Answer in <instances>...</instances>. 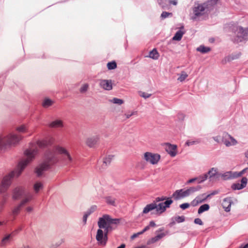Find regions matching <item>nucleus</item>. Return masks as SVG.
Instances as JSON below:
<instances>
[{
	"instance_id": "3c124183",
	"label": "nucleus",
	"mask_w": 248,
	"mask_h": 248,
	"mask_svg": "<svg viewBox=\"0 0 248 248\" xmlns=\"http://www.w3.org/2000/svg\"><path fill=\"white\" fill-rule=\"evenodd\" d=\"M166 235V233L165 232H161L160 233L157 234L156 235L157 237L159 239V240L163 238L164 236H165Z\"/></svg>"
},
{
	"instance_id": "393cba45",
	"label": "nucleus",
	"mask_w": 248,
	"mask_h": 248,
	"mask_svg": "<svg viewBox=\"0 0 248 248\" xmlns=\"http://www.w3.org/2000/svg\"><path fill=\"white\" fill-rule=\"evenodd\" d=\"M158 4L164 9H168L169 6L166 0H157Z\"/></svg>"
},
{
	"instance_id": "603ef678",
	"label": "nucleus",
	"mask_w": 248,
	"mask_h": 248,
	"mask_svg": "<svg viewBox=\"0 0 248 248\" xmlns=\"http://www.w3.org/2000/svg\"><path fill=\"white\" fill-rule=\"evenodd\" d=\"M213 138L217 142H220L221 141H222V138H221L219 136L214 137Z\"/></svg>"
},
{
	"instance_id": "de8ad7c7",
	"label": "nucleus",
	"mask_w": 248,
	"mask_h": 248,
	"mask_svg": "<svg viewBox=\"0 0 248 248\" xmlns=\"http://www.w3.org/2000/svg\"><path fill=\"white\" fill-rule=\"evenodd\" d=\"M189 204L188 203H185L181 204L180 207L183 210H185L189 207Z\"/></svg>"
},
{
	"instance_id": "774afa93",
	"label": "nucleus",
	"mask_w": 248,
	"mask_h": 248,
	"mask_svg": "<svg viewBox=\"0 0 248 248\" xmlns=\"http://www.w3.org/2000/svg\"><path fill=\"white\" fill-rule=\"evenodd\" d=\"M245 155L246 157L248 158V150L245 152Z\"/></svg>"
},
{
	"instance_id": "6ab92c4d",
	"label": "nucleus",
	"mask_w": 248,
	"mask_h": 248,
	"mask_svg": "<svg viewBox=\"0 0 248 248\" xmlns=\"http://www.w3.org/2000/svg\"><path fill=\"white\" fill-rule=\"evenodd\" d=\"M49 126L52 128H59L63 127V125L62 120H56L50 123Z\"/></svg>"
},
{
	"instance_id": "ddd939ff",
	"label": "nucleus",
	"mask_w": 248,
	"mask_h": 248,
	"mask_svg": "<svg viewBox=\"0 0 248 248\" xmlns=\"http://www.w3.org/2000/svg\"><path fill=\"white\" fill-rule=\"evenodd\" d=\"M17 232V231H14L10 233L5 234L0 241V246L1 247H5L9 245Z\"/></svg>"
},
{
	"instance_id": "2f4dec72",
	"label": "nucleus",
	"mask_w": 248,
	"mask_h": 248,
	"mask_svg": "<svg viewBox=\"0 0 248 248\" xmlns=\"http://www.w3.org/2000/svg\"><path fill=\"white\" fill-rule=\"evenodd\" d=\"M108 204L115 206V199L112 197H108L106 199Z\"/></svg>"
},
{
	"instance_id": "37998d69",
	"label": "nucleus",
	"mask_w": 248,
	"mask_h": 248,
	"mask_svg": "<svg viewBox=\"0 0 248 248\" xmlns=\"http://www.w3.org/2000/svg\"><path fill=\"white\" fill-rule=\"evenodd\" d=\"M158 241H159V239H158V238L157 237V236L156 235L155 237H152V238L149 239L147 241V245H150V244L155 243Z\"/></svg>"
},
{
	"instance_id": "c756f323",
	"label": "nucleus",
	"mask_w": 248,
	"mask_h": 248,
	"mask_svg": "<svg viewBox=\"0 0 248 248\" xmlns=\"http://www.w3.org/2000/svg\"><path fill=\"white\" fill-rule=\"evenodd\" d=\"M208 178L207 174H204L200 175L199 177H196V181L198 184H201L205 181Z\"/></svg>"
},
{
	"instance_id": "864d4df0",
	"label": "nucleus",
	"mask_w": 248,
	"mask_h": 248,
	"mask_svg": "<svg viewBox=\"0 0 248 248\" xmlns=\"http://www.w3.org/2000/svg\"><path fill=\"white\" fill-rule=\"evenodd\" d=\"M6 202L3 200H2L1 202H0V212H1V211L2 210V209L3 208V207L5 205V204L6 203Z\"/></svg>"
},
{
	"instance_id": "8fccbe9b",
	"label": "nucleus",
	"mask_w": 248,
	"mask_h": 248,
	"mask_svg": "<svg viewBox=\"0 0 248 248\" xmlns=\"http://www.w3.org/2000/svg\"><path fill=\"white\" fill-rule=\"evenodd\" d=\"M194 223L200 225H202L203 224L202 220L199 218H195L194 220Z\"/></svg>"
},
{
	"instance_id": "79ce46f5",
	"label": "nucleus",
	"mask_w": 248,
	"mask_h": 248,
	"mask_svg": "<svg viewBox=\"0 0 248 248\" xmlns=\"http://www.w3.org/2000/svg\"><path fill=\"white\" fill-rule=\"evenodd\" d=\"M16 130L19 133H24L26 132L27 128L25 125H22L20 126L17 128Z\"/></svg>"
},
{
	"instance_id": "473e14b6",
	"label": "nucleus",
	"mask_w": 248,
	"mask_h": 248,
	"mask_svg": "<svg viewBox=\"0 0 248 248\" xmlns=\"http://www.w3.org/2000/svg\"><path fill=\"white\" fill-rule=\"evenodd\" d=\"M107 67L109 70H113L117 67V64L115 62H109L107 64Z\"/></svg>"
},
{
	"instance_id": "e2e57ef3",
	"label": "nucleus",
	"mask_w": 248,
	"mask_h": 248,
	"mask_svg": "<svg viewBox=\"0 0 248 248\" xmlns=\"http://www.w3.org/2000/svg\"><path fill=\"white\" fill-rule=\"evenodd\" d=\"M217 193H218V192L216 190H215L213 192H212L211 193H210L209 194H208L207 195H210V197L211 196L216 195Z\"/></svg>"
},
{
	"instance_id": "49530a36",
	"label": "nucleus",
	"mask_w": 248,
	"mask_h": 248,
	"mask_svg": "<svg viewBox=\"0 0 248 248\" xmlns=\"http://www.w3.org/2000/svg\"><path fill=\"white\" fill-rule=\"evenodd\" d=\"M137 111H134L131 112V113L127 112V113H125L124 114V115L125 116L126 119H128L131 116L134 115H136V114H137Z\"/></svg>"
},
{
	"instance_id": "20e7f679",
	"label": "nucleus",
	"mask_w": 248,
	"mask_h": 248,
	"mask_svg": "<svg viewBox=\"0 0 248 248\" xmlns=\"http://www.w3.org/2000/svg\"><path fill=\"white\" fill-rule=\"evenodd\" d=\"M23 198L20 204L16 207L12 211L14 216H16L20 212L21 208L29 202L33 198V195L30 192L25 190L22 186L16 187L13 191V199L17 200Z\"/></svg>"
},
{
	"instance_id": "9b49d317",
	"label": "nucleus",
	"mask_w": 248,
	"mask_h": 248,
	"mask_svg": "<svg viewBox=\"0 0 248 248\" xmlns=\"http://www.w3.org/2000/svg\"><path fill=\"white\" fill-rule=\"evenodd\" d=\"M222 142L227 147L234 146L238 143L233 137L226 132H224L222 134Z\"/></svg>"
},
{
	"instance_id": "ea45409f",
	"label": "nucleus",
	"mask_w": 248,
	"mask_h": 248,
	"mask_svg": "<svg viewBox=\"0 0 248 248\" xmlns=\"http://www.w3.org/2000/svg\"><path fill=\"white\" fill-rule=\"evenodd\" d=\"M139 94L141 97L145 99L148 98L151 96V94H149L141 91H140L139 92Z\"/></svg>"
},
{
	"instance_id": "a211bd4d",
	"label": "nucleus",
	"mask_w": 248,
	"mask_h": 248,
	"mask_svg": "<svg viewBox=\"0 0 248 248\" xmlns=\"http://www.w3.org/2000/svg\"><path fill=\"white\" fill-rule=\"evenodd\" d=\"M231 203L230 198H225L223 200L222 205L225 211L229 212L230 211Z\"/></svg>"
},
{
	"instance_id": "a18cd8bd",
	"label": "nucleus",
	"mask_w": 248,
	"mask_h": 248,
	"mask_svg": "<svg viewBox=\"0 0 248 248\" xmlns=\"http://www.w3.org/2000/svg\"><path fill=\"white\" fill-rule=\"evenodd\" d=\"M88 88V85L87 84H84L80 88V91L81 93H84L87 91Z\"/></svg>"
},
{
	"instance_id": "6e6552de",
	"label": "nucleus",
	"mask_w": 248,
	"mask_h": 248,
	"mask_svg": "<svg viewBox=\"0 0 248 248\" xmlns=\"http://www.w3.org/2000/svg\"><path fill=\"white\" fill-rule=\"evenodd\" d=\"M235 34L233 42L235 43H239L248 39V29L238 27Z\"/></svg>"
},
{
	"instance_id": "c85d7f7f",
	"label": "nucleus",
	"mask_w": 248,
	"mask_h": 248,
	"mask_svg": "<svg viewBox=\"0 0 248 248\" xmlns=\"http://www.w3.org/2000/svg\"><path fill=\"white\" fill-rule=\"evenodd\" d=\"M211 50L210 48L209 47L204 46H200L197 48V50L199 51L202 53H206Z\"/></svg>"
},
{
	"instance_id": "680f3d73",
	"label": "nucleus",
	"mask_w": 248,
	"mask_h": 248,
	"mask_svg": "<svg viewBox=\"0 0 248 248\" xmlns=\"http://www.w3.org/2000/svg\"><path fill=\"white\" fill-rule=\"evenodd\" d=\"M8 196H8V194H5V195H4L3 196V197H2V200H4V201H5H5H6V202H7V199H8Z\"/></svg>"
},
{
	"instance_id": "7c9ffc66",
	"label": "nucleus",
	"mask_w": 248,
	"mask_h": 248,
	"mask_svg": "<svg viewBox=\"0 0 248 248\" xmlns=\"http://www.w3.org/2000/svg\"><path fill=\"white\" fill-rule=\"evenodd\" d=\"M188 77V74L185 71H182L177 80L180 82L184 81Z\"/></svg>"
},
{
	"instance_id": "4d7b16f0",
	"label": "nucleus",
	"mask_w": 248,
	"mask_h": 248,
	"mask_svg": "<svg viewBox=\"0 0 248 248\" xmlns=\"http://www.w3.org/2000/svg\"><path fill=\"white\" fill-rule=\"evenodd\" d=\"M196 181V177L192 178V179H189V180H188L187 181L186 184H189L193 183V182H194Z\"/></svg>"
},
{
	"instance_id": "e433bc0d",
	"label": "nucleus",
	"mask_w": 248,
	"mask_h": 248,
	"mask_svg": "<svg viewBox=\"0 0 248 248\" xmlns=\"http://www.w3.org/2000/svg\"><path fill=\"white\" fill-rule=\"evenodd\" d=\"M197 197H199L200 198L199 200L201 201V203L204 202L207 198L210 197V195H206L205 193L200 195L198 196Z\"/></svg>"
},
{
	"instance_id": "58836bf2",
	"label": "nucleus",
	"mask_w": 248,
	"mask_h": 248,
	"mask_svg": "<svg viewBox=\"0 0 248 248\" xmlns=\"http://www.w3.org/2000/svg\"><path fill=\"white\" fill-rule=\"evenodd\" d=\"M172 16V14L171 13L163 12L161 15V18L162 19H165L167 17H169L170 16Z\"/></svg>"
},
{
	"instance_id": "5fc2aeb1",
	"label": "nucleus",
	"mask_w": 248,
	"mask_h": 248,
	"mask_svg": "<svg viewBox=\"0 0 248 248\" xmlns=\"http://www.w3.org/2000/svg\"><path fill=\"white\" fill-rule=\"evenodd\" d=\"M169 2L170 4H173L174 5H176L177 4V0H169Z\"/></svg>"
},
{
	"instance_id": "dca6fc26",
	"label": "nucleus",
	"mask_w": 248,
	"mask_h": 248,
	"mask_svg": "<svg viewBox=\"0 0 248 248\" xmlns=\"http://www.w3.org/2000/svg\"><path fill=\"white\" fill-rule=\"evenodd\" d=\"M100 86L106 90L112 89V83L111 81L108 80H102L100 82Z\"/></svg>"
},
{
	"instance_id": "f8f14e48",
	"label": "nucleus",
	"mask_w": 248,
	"mask_h": 248,
	"mask_svg": "<svg viewBox=\"0 0 248 248\" xmlns=\"http://www.w3.org/2000/svg\"><path fill=\"white\" fill-rule=\"evenodd\" d=\"M144 159L152 164H156L160 159V155L157 154L146 152L144 155Z\"/></svg>"
},
{
	"instance_id": "f3484780",
	"label": "nucleus",
	"mask_w": 248,
	"mask_h": 248,
	"mask_svg": "<svg viewBox=\"0 0 248 248\" xmlns=\"http://www.w3.org/2000/svg\"><path fill=\"white\" fill-rule=\"evenodd\" d=\"M99 137L97 136L89 138L87 140L86 144L88 146L93 147L97 143Z\"/></svg>"
},
{
	"instance_id": "a19ab883",
	"label": "nucleus",
	"mask_w": 248,
	"mask_h": 248,
	"mask_svg": "<svg viewBox=\"0 0 248 248\" xmlns=\"http://www.w3.org/2000/svg\"><path fill=\"white\" fill-rule=\"evenodd\" d=\"M199 142L200 141L198 140H188L186 142V144L187 146H191L194 144L199 143Z\"/></svg>"
},
{
	"instance_id": "423d86ee",
	"label": "nucleus",
	"mask_w": 248,
	"mask_h": 248,
	"mask_svg": "<svg viewBox=\"0 0 248 248\" xmlns=\"http://www.w3.org/2000/svg\"><path fill=\"white\" fill-rule=\"evenodd\" d=\"M22 139L19 134L10 133L6 136L0 135V149L5 147L6 145L15 144Z\"/></svg>"
},
{
	"instance_id": "69168bd1",
	"label": "nucleus",
	"mask_w": 248,
	"mask_h": 248,
	"mask_svg": "<svg viewBox=\"0 0 248 248\" xmlns=\"http://www.w3.org/2000/svg\"><path fill=\"white\" fill-rule=\"evenodd\" d=\"M32 209H33L32 207H28L26 208V211L28 212H31L32 210Z\"/></svg>"
},
{
	"instance_id": "0eeeda50",
	"label": "nucleus",
	"mask_w": 248,
	"mask_h": 248,
	"mask_svg": "<svg viewBox=\"0 0 248 248\" xmlns=\"http://www.w3.org/2000/svg\"><path fill=\"white\" fill-rule=\"evenodd\" d=\"M201 188V186H196L190 187L186 190L184 189L177 190L173 193L172 197L175 200H178L189 196L191 194L199 191Z\"/></svg>"
},
{
	"instance_id": "1a4fd4ad",
	"label": "nucleus",
	"mask_w": 248,
	"mask_h": 248,
	"mask_svg": "<svg viewBox=\"0 0 248 248\" xmlns=\"http://www.w3.org/2000/svg\"><path fill=\"white\" fill-rule=\"evenodd\" d=\"M156 209L157 214L160 215L166 211V208L162 203V202L156 204V202H154L151 204H147L143 209V213L147 214L150 211L154 209Z\"/></svg>"
},
{
	"instance_id": "72a5a7b5",
	"label": "nucleus",
	"mask_w": 248,
	"mask_h": 248,
	"mask_svg": "<svg viewBox=\"0 0 248 248\" xmlns=\"http://www.w3.org/2000/svg\"><path fill=\"white\" fill-rule=\"evenodd\" d=\"M110 102L118 105H122L124 103V101L122 99H119L117 98H113L111 100H110Z\"/></svg>"
},
{
	"instance_id": "39448f33",
	"label": "nucleus",
	"mask_w": 248,
	"mask_h": 248,
	"mask_svg": "<svg viewBox=\"0 0 248 248\" xmlns=\"http://www.w3.org/2000/svg\"><path fill=\"white\" fill-rule=\"evenodd\" d=\"M119 222L117 219H112L108 215H104L100 217L98 221V226L99 228L104 229L106 233H108L114 229V225Z\"/></svg>"
},
{
	"instance_id": "c03bdc74",
	"label": "nucleus",
	"mask_w": 248,
	"mask_h": 248,
	"mask_svg": "<svg viewBox=\"0 0 248 248\" xmlns=\"http://www.w3.org/2000/svg\"><path fill=\"white\" fill-rule=\"evenodd\" d=\"M175 220L178 223L183 222L185 221V217L184 216H178L176 217Z\"/></svg>"
},
{
	"instance_id": "f03ea898",
	"label": "nucleus",
	"mask_w": 248,
	"mask_h": 248,
	"mask_svg": "<svg viewBox=\"0 0 248 248\" xmlns=\"http://www.w3.org/2000/svg\"><path fill=\"white\" fill-rule=\"evenodd\" d=\"M60 155H62L67 164L73 166L75 164V160L65 148L57 146L53 150H48L45 153L44 162L36 168L35 172L37 175L41 176L44 171L48 170L56 163L58 161Z\"/></svg>"
},
{
	"instance_id": "aec40b11",
	"label": "nucleus",
	"mask_w": 248,
	"mask_h": 248,
	"mask_svg": "<svg viewBox=\"0 0 248 248\" xmlns=\"http://www.w3.org/2000/svg\"><path fill=\"white\" fill-rule=\"evenodd\" d=\"M113 157H114V156L111 155H109L106 156L103 159V167L105 168L108 165H109L110 164L111 161L112 160Z\"/></svg>"
},
{
	"instance_id": "4be33fe9",
	"label": "nucleus",
	"mask_w": 248,
	"mask_h": 248,
	"mask_svg": "<svg viewBox=\"0 0 248 248\" xmlns=\"http://www.w3.org/2000/svg\"><path fill=\"white\" fill-rule=\"evenodd\" d=\"M148 57L154 60H157L159 57V54L156 49L154 48L150 52Z\"/></svg>"
},
{
	"instance_id": "9d476101",
	"label": "nucleus",
	"mask_w": 248,
	"mask_h": 248,
	"mask_svg": "<svg viewBox=\"0 0 248 248\" xmlns=\"http://www.w3.org/2000/svg\"><path fill=\"white\" fill-rule=\"evenodd\" d=\"M108 233L104 231H103L102 229L99 228L97 231L96 235V239L97 241L98 244L100 246H105L108 241Z\"/></svg>"
},
{
	"instance_id": "5701e85b",
	"label": "nucleus",
	"mask_w": 248,
	"mask_h": 248,
	"mask_svg": "<svg viewBox=\"0 0 248 248\" xmlns=\"http://www.w3.org/2000/svg\"><path fill=\"white\" fill-rule=\"evenodd\" d=\"M184 34V31H182L181 30H179L176 32L174 36L173 37L172 39L175 41H180L181 40Z\"/></svg>"
},
{
	"instance_id": "2eb2a0df",
	"label": "nucleus",
	"mask_w": 248,
	"mask_h": 248,
	"mask_svg": "<svg viewBox=\"0 0 248 248\" xmlns=\"http://www.w3.org/2000/svg\"><path fill=\"white\" fill-rule=\"evenodd\" d=\"M247 179L246 177H243L241 179V183L233 184L232 188L234 190H240L246 186L247 184Z\"/></svg>"
},
{
	"instance_id": "bb28decb",
	"label": "nucleus",
	"mask_w": 248,
	"mask_h": 248,
	"mask_svg": "<svg viewBox=\"0 0 248 248\" xmlns=\"http://www.w3.org/2000/svg\"><path fill=\"white\" fill-rule=\"evenodd\" d=\"M96 208V206L92 207L90 209L89 211L87 212L84 214V215L83 216V221L84 222V223H86L87 217H88V216L91 214L92 212H93L95 210Z\"/></svg>"
},
{
	"instance_id": "0e129e2a",
	"label": "nucleus",
	"mask_w": 248,
	"mask_h": 248,
	"mask_svg": "<svg viewBox=\"0 0 248 248\" xmlns=\"http://www.w3.org/2000/svg\"><path fill=\"white\" fill-rule=\"evenodd\" d=\"M240 248H248V243L245 245H242Z\"/></svg>"
},
{
	"instance_id": "052dcab7",
	"label": "nucleus",
	"mask_w": 248,
	"mask_h": 248,
	"mask_svg": "<svg viewBox=\"0 0 248 248\" xmlns=\"http://www.w3.org/2000/svg\"><path fill=\"white\" fill-rule=\"evenodd\" d=\"M149 225V226L151 228V227H155L156 226V224H155V223L154 221H151L150 222Z\"/></svg>"
},
{
	"instance_id": "6e6d98bb",
	"label": "nucleus",
	"mask_w": 248,
	"mask_h": 248,
	"mask_svg": "<svg viewBox=\"0 0 248 248\" xmlns=\"http://www.w3.org/2000/svg\"><path fill=\"white\" fill-rule=\"evenodd\" d=\"M150 227L149 226V225H148V226H146L144 228V229L140 232V233H142L143 234L144 232L148 231L150 229Z\"/></svg>"
},
{
	"instance_id": "b1692460",
	"label": "nucleus",
	"mask_w": 248,
	"mask_h": 248,
	"mask_svg": "<svg viewBox=\"0 0 248 248\" xmlns=\"http://www.w3.org/2000/svg\"><path fill=\"white\" fill-rule=\"evenodd\" d=\"M217 173V169L212 168L208 172L206 173L208 175V177L211 178L215 177Z\"/></svg>"
},
{
	"instance_id": "338daca9",
	"label": "nucleus",
	"mask_w": 248,
	"mask_h": 248,
	"mask_svg": "<svg viewBox=\"0 0 248 248\" xmlns=\"http://www.w3.org/2000/svg\"><path fill=\"white\" fill-rule=\"evenodd\" d=\"M125 248V245L124 244H123L121 245L119 247H118L117 248Z\"/></svg>"
},
{
	"instance_id": "4c0bfd02",
	"label": "nucleus",
	"mask_w": 248,
	"mask_h": 248,
	"mask_svg": "<svg viewBox=\"0 0 248 248\" xmlns=\"http://www.w3.org/2000/svg\"><path fill=\"white\" fill-rule=\"evenodd\" d=\"M199 199L200 198L199 197H196L191 202V205L193 206H196L200 203H201V201Z\"/></svg>"
},
{
	"instance_id": "7ed1b4c3",
	"label": "nucleus",
	"mask_w": 248,
	"mask_h": 248,
	"mask_svg": "<svg viewBox=\"0 0 248 248\" xmlns=\"http://www.w3.org/2000/svg\"><path fill=\"white\" fill-rule=\"evenodd\" d=\"M217 2V0H209L203 3L195 2L190 14L191 19L196 21L200 20L203 16L214 9Z\"/></svg>"
},
{
	"instance_id": "cd10ccee",
	"label": "nucleus",
	"mask_w": 248,
	"mask_h": 248,
	"mask_svg": "<svg viewBox=\"0 0 248 248\" xmlns=\"http://www.w3.org/2000/svg\"><path fill=\"white\" fill-rule=\"evenodd\" d=\"M209 205L207 204H204L201 205L198 209V214H201L203 212L208 211L209 209Z\"/></svg>"
},
{
	"instance_id": "c9c22d12",
	"label": "nucleus",
	"mask_w": 248,
	"mask_h": 248,
	"mask_svg": "<svg viewBox=\"0 0 248 248\" xmlns=\"http://www.w3.org/2000/svg\"><path fill=\"white\" fill-rule=\"evenodd\" d=\"M173 202L172 200L171 199H167L165 202H162V203L166 209L167 208L170 207V204Z\"/></svg>"
},
{
	"instance_id": "412c9836",
	"label": "nucleus",
	"mask_w": 248,
	"mask_h": 248,
	"mask_svg": "<svg viewBox=\"0 0 248 248\" xmlns=\"http://www.w3.org/2000/svg\"><path fill=\"white\" fill-rule=\"evenodd\" d=\"M225 176H228L230 178H237L241 176L240 172H227L225 174Z\"/></svg>"
},
{
	"instance_id": "f704fd0d",
	"label": "nucleus",
	"mask_w": 248,
	"mask_h": 248,
	"mask_svg": "<svg viewBox=\"0 0 248 248\" xmlns=\"http://www.w3.org/2000/svg\"><path fill=\"white\" fill-rule=\"evenodd\" d=\"M52 104V101L49 99H45L43 103V106L45 108L48 107L50 106H51Z\"/></svg>"
},
{
	"instance_id": "4468645a",
	"label": "nucleus",
	"mask_w": 248,
	"mask_h": 248,
	"mask_svg": "<svg viewBox=\"0 0 248 248\" xmlns=\"http://www.w3.org/2000/svg\"><path fill=\"white\" fill-rule=\"evenodd\" d=\"M165 150L171 157H174L177 154V146L169 143H165Z\"/></svg>"
},
{
	"instance_id": "09e8293b",
	"label": "nucleus",
	"mask_w": 248,
	"mask_h": 248,
	"mask_svg": "<svg viewBox=\"0 0 248 248\" xmlns=\"http://www.w3.org/2000/svg\"><path fill=\"white\" fill-rule=\"evenodd\" d=\"M167 199V198L166 197H157L156 198H155V202L156 203L159 202L163 201L166 200Z\"/></svg>"
},
{
	"instance_id": "a878e982",
	"label": "nucleus",
	"mask_w": 248,
	"mask_h": 248,
	"mask_svg": "<svg viewBox=\"0 0 248 248\" xmlns=\"http://www.w3.org/2000/svg\"><path fill=\"white\" fill-rule=\"evenodd\" d=\"M43 187V185L42 183L39 182L35 183L33 186V189L36 193H37Z\"/></svg>"
},
{
	"instance_id": "f257e3e1",
	"label": "nucleus",
	"mask_w": 248,
	"mask_h": 248,
	"mask_svg": "<svg viewBox=\"0 0 248 248\" xmlns=\"http://www.w3.org/2000/svg\"><path fill=\"white\" fill-rule=\"evenodd\" d=\"M54 142L53 138L49 137L42 140H38L35 143H31L30 147L24 152L25 158L18 163L16 168L2 180L0 185V193H5L10 186L12 179L14 177H18L21 173L25 167L33 159L38 153L39 149H43L51 145Z\"/></svg>"
},
{
	"instance_id": "13d9d810",
	"label": "nucleus",
	"mask_w": 248,
	"mask_h": 248,
	"mask_svg": "<svg viewBox=\"0 0 248 248\" xmlns=\"http://www.w3.org/2000/svg\"><path fill=\"white\" fill-rule=\"evenodd\" d=\"M142 234V233H140V232L137 233H135L133 235H132L131 238L133 239L135 238L136 237H138L139 235Z\"/></svg>"
},
{
	"instance_id": "bf43d9fd",
	"label": "nucleus",
	"mask_w": 248,
	"mask_h": 248,
	"mask_svg": "<svg viewBox=\"0 0 248 248\" xmlns=\"http://www.w3.org/2000/svg\"><path fill=\"white\" fill-rule=\"evenodd\" d=\"M248 171V168H246L244 169H243L242 170L240 171V173L241 174V176L246 173Z\"/></svg>"
}]
</instances>
